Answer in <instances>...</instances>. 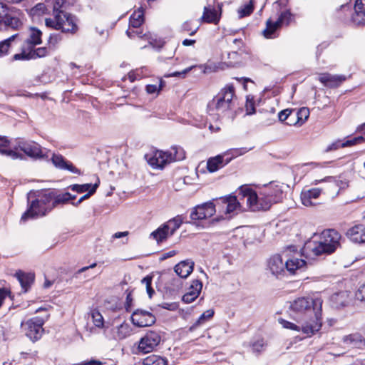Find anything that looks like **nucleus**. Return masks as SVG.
Returning <instances> with one entry per match:
<instances>
[{
    "label": "nucleus",
    "instance_id": "obj_50",
    "mask_svg": "<svg viewBox=\"0 0 365 365\" xmlns=\"http://www.w3.org/2000/svg\"><path fill=\"white\" fill-rule=\"evenodd\" d=\"M254 9V6L252 0L249 4H245L243 7L239 9L238 14L240 18H243L250 15Z\"/></svg>",
    "mask_w": 365,
    "mask_h": 365
},
{
    "label": "nucleus",
    "instance_id": "obj_49",
    "mask_svg": "<svg viewBox=\"0 0 365 365\" xmlns=\"http://www.w3.org/2000/svg\"><path fill=\"white\" fill-rule=\"evenodd\" d=\"M71 200V194L69 192H66L61 195H58L57 196H55L53 195V200L51 202L52 205H53V207H56L58 204H63L66 203Z\"/></svg>",
    "mask_w": 365,
    "mask_h": 365
},
{
    "label": "nucleus",
    "instance_id": "obj_20",
    "mask_svg": "<svg viewBox=\"0 0 365 365\" xmlns=\"http://www.w3.org/2000/svg\"><path fill=\"white\" fill-rule=\"evenodd\" d=\"M149 165L153 168H163L164 166L171 163V156L168 152L157 150L154 152L150 157L145 156Z\"/></svg>",
    "mask_w": 365,
    "mask_h": 365
},
{
    "label": "nucleus",
    "instance_id": "obj_38",
    "mask_svg": "<svg viewBox=\"0 0 365 365\" xmlns=\"http://www.w3.org/2000/svg\"><path fill=\"white\" fill-rule=\"evenodd\" d=\"M41 31L36 28H31L30 29L29 37L26 39V41L29 46H36L41 43Z\"/></svg>",
    "mask_w": 365,
    "mask_h": 365
},
{
    "label": "nucleus",
    "instance_id": "obj_6",
    "mask_svg": "<svg viewBox=\"0 0 365 365\" xmlns=\"http://www.w3.org/2000/svg\"><path fill=\"white\" fill-rule=\"evenodd\" d=\"M341 235L335 230H324L319 237V242L312 248L315 255L331 254L341 246Z\"/></svg>",
    "mask_w": 365,
    "mask_h": 365
},
{
    "label": "nucleus",
    "instance_id": "obj_10",
    "mask_svg": "<svg viewBox=\"0 0 365 365\" xmlns=\"http://www.w3.org/2000/svg\"><path fill=\"white\" fill-rule=\"evenodd\" d=\"M44 319L38 317L31 318L26 322H22L21 326L26 335L32 341L39 339L43 332Z\"/></svg>",
    "mask_w": 365,
    "mask_h": 365
},
{
    "label": "nucleus",
    "instance_id": "obj_43",
    "mask_svg": "<svg viewBox=\"0 0 365 365\" xmlns=\"http://www.w3.org/2000/svg\"><path fill=\"white\" fill-rule=\"evenodd\" d=\"M171 156V162L180 161L185 158L184 150L180 147H173L171 150L168 152Z\"/></svg>",
    "mask_w": 365,
    "mask_h": 365
},
{
    "label": "nucleus",
    "instance_id": "obj_36",
    "mask_svg": "<svg viewBox=\"0 0 365 365\" xmlns=\"http://www.w3.org/2000/svg\"><path fill=\"white\" fill-rule=\"evenodd\" d=\"M215 311L212 309H210L204 312L200 317L189 327V331L192 332L197 328L202 326L207 322L210 321L214 316Z\"/></svg>",
    "mask_w": 365,
    "mask_h": 365
},
{
    "label": "nucleus",
    "instance_id": "obj_42",
    "mask_svg": "<svg viewBox=\"0 0 365 365\" xmlns=\"http://www.w3.org/2000/svg\"><path fill=\"white\" fill-rule=\"evenodd\" d=\"M126 34H127L128 36L130 38H132L135 35H137L139 38H144L148 40V43L151 46H153L154 44L158 43L156 36L150 32L145 34L143 35V36H139L138 33H137L134 31H130L129 29L126 31Z\"/></svg>",
    "mask_w": 365,
    "mask_h": 365
},
{
    "label": "nucleus",
    "instance_id": "obj_53",
    "mask_svg": "<svg viewBox=\"0 0 365 365\" xmlns=\"http://www.w3.org/2000/svg\"><path fill=\"white\" fill-rule=\"evenodd\" d=\"M98 187V182H96V183L93 184V185L92 186V187L91 188L89 192H88V193H86V195L82 196L76 202H73L72 204L74 206H78L83 200H85L86 199H88L92 195H93L96 192V190Z\"/></svg>",
    "mask_w": 365,
    "mask_h": 365
},
{
    "label": "nucleus",
    "instance_id": "obj_8",
    "mask_svg": "<svg viewBox=\"0 0 365 365\" xmlns=\"http://www.w3.org/2000/svg\"><path fill=\"white\" fill-rule=\"evenodd\" d=\"M248 150L246 148H233L222 155L210 158L207 162V168L210 173L216 172L228 164L232 158L244 155Z\"/></svg>",
    "mask_w": 365,
    "mask_h": 365
},
{
    "label": "nucleus",
    "instance_id": "obj_48",
    "mask_svg": "<svg viewBox=\"0 0 365 365\" xmlns=\"http://www.w3.org/2000/svg\"><path fill=\"white\" fill-rule=\"evenodd\" d=\"M46 6L43 3H38L29 11V14L32 17L40 16L45 14Z\"/></svg>",
    "mask_w": 365,
    "mask_h": 365
},
{
    "label": "nucleus",
    "instance_id": "obj_39",
    "mask_svg": "<svg viewBox=\"0 0 365 365\" xmlns=\"http://www.w3.org/2000/svg\"><path fill=\"white\" fill-rule=\"evenodd\" d=\"M144 21V14L143 9L135 11L130 17V26L134 29L139 28Z\"/></svg>",
    "mask_w": 365,
    "mask_h": 365
},
{
    "label": "nucleus",
    "instance_id": "obj_40",
    "mask_svg": "<svg viewBox=\"0 0 365 365\" xmlns=\"http://www.w3.org/2000/svg\"><path fill=\"white\" fill-rule=\"evenodd\" d=\"M143 365H168V361L165 359L158 356L150 355L143 359Z\"/></svg>",
    "mask_w": 365,
    "mask_h": 365
},
{
    "label": "nucleus",
    "instance_id": "obj_19",
    "mask_svg": "<svg viewBox=\"0 0 365 365\" xmlns=\"http://www.w3.org/2000/svg\"><path fill=\"white\" fill-rule=\"evenodd\" d=\"M46 47H24L21 53H16L14 56V60H30L36 59L46 56Z\"/></svg>",
    "mask_w": 365,
    "mask_h": 365
},
{
    "label": "nucleus",
    "instance_id": "obj_21",
    "mask_svg": "<svg viewBox=\"0 0 365 365\" xmlns=\"http://www.w3.org/2000/svg\"><path fill=\"white\" fill-rule=\"evenodd\" d=\"M13 144L6 137L0 135V153L13 160L24 159L22 153L14 150Z\"/></svg>",
    "mask_w": 365,
    "mask_h": 365
},
{
    "label": "nucleus",
    "instance_id": "obj_28",
    "mask_svg": "<svg viewBox=\"0 0 365 365\" xmlns=\"http://www.w3.org/2000/svg\"><path fill=\"white\" fill-rule=\"evenodd\" d=\"M51 160L54 166L58 169L68 170L73 173L80 174V170L72 163L66 161L61 155L53 154Z\"/></svg>",
    "mask_w": 365,
    "mask_h": 365
},
{
    "label": "nucleus",
    "instance_id": "obj_37",
    "mask_svg": "<svg viewBox=\"0 0 365 365\" xmlns=\"http://www.w3.org/2000/svg\"><path fill=\"white\" fill-rule=\"evenodd\" d=\"M170 235L168 230V225H165V223L150 234V237L156 240L158 243L163 242Z\"/></svg>",
    "mask_w": 365,
    "mask_h": 365
},
{
    "label": "nucleus",
    "instance_id": "obj_57",
    "mask_svg": "<svg viewBox=\"0 0 365 365\" xmlns=\"http://www.w3.org/2000/svg\"><path fill=\"white\" fill-rule=\"evenodd\" d=\"M126 292H127V295H126V299H125V309L127 312H130L131 308L133 307V298L132 297L131 292L126 291Z\"/></svg>",
    "mask_w": 365,
    "mask_h": 365
},
{
    "label": "nucleus",
    "instance_id": "obj_13",
    "mask_svg": "<svg viewBox=\"0 0 365 365\" xmlns=\"http://www.w3.org/2000/svg\"><path fill=\"white\" fill-rule=\"evenodd\" d=\"M217 206L220 212L225 213L227 218L235 215L238 211L241 210V205L236 196L229 195L222 197L217 202Z\"/></svg>",
    "mask_w": 365,
    "mask_h": 365
},
{
    "label": "nucleus",
    "instance_id": "obj_3",
    "mask_svg": "<svg viewBox=\"0 0 365 365\" xmlns=\"http://www.w3.org/2000/svg\"><path fill=\"white\" fill-rule=\"evenodd\" d=\"M236 101L234 86L227 85L208 103L207 113L212 115H226L235 108Z\"/></svg>",
    "mask_w": 365,
    "mask_h": 365
},
{
    "label": "nucleus",
    "instance_id": "obj_41",
    "mask_svg": "<svg viewBox=\"0 0 365 365\" xmlns=\"http://www.w3.org/2000/svg\"><path fill=\"white\" fill-rule=\"evenodd\" d=\"M130 329L128 324H122L120 326L117 327L115 335L117 339H124L128 336H130Z\"/></svg>",
    "mask_w": 365,
    "mask_h": 365
},
{
    "label": "nucleus",
    "instance_id": "obj_61",
    "mask_svg": "<svg viewBox=\"0 0 365 365\" xmlns=\"http://www.w3.org/2000/svg\"><path fill=\"white\" fill-rule=\"evenodd\" d=\"M19 37L18 34H15L10 37L5 38L0 41V46H10L11 43L16 38Z\"/></svg>",
    "mask_w": 365,
    "mask_h": 365
},
{
    "label": "nucleus",
    "instance_id": "obj_5",
    "mask_svg": "<svg viewBox=\"0 0 365 365\" xmlns=\"http://www.w3.org/2000/svg\"><path fill=\"white\" fill-rule=\"evenodd\" d=\"M239 194L246 200L247 206L252 212L266 211L272 206L262 187L257 192L247 185H242L239 188Z\"/></svg>",
    "mask_w": 365,
    "mask_h": 365
},
{
    "label": "nucleus",
    "instance_id": "obj_45",
    "mask_svg": "<svg viewBox=\"0 0 365 365\" xmlns=\"http://www.w3.org/2000/svg\"><path fill=\"white\" fill-rule=\"evenodd\" d=\"M91 316L94 325L98 328H103L104 319L101 314L97 309H93L91 312Z\"/></svg>",
    "mask_w": 365,
    "mask_h": 365
},
{
    "label": "nucleus",
    "instance_id": "obj_47",
    "mask_svg": "<svg viewBox=\"0 0 365 365\" xmlns=\"http://www.w3.org/2000/svg\"><path fill=\"white\" fill-rule=\"evenodd\" d=\"M182 223V221L179 217H174L173 219L169 220L168 222L165 223V225H168L170 235H173L175 232L180 228Z\"/></svg>",
    "mask_w": 365,
    "mask_h": 365
},
{
    "label": "nucleus",
    "instance_id": "obj_7",
    "mask_svg": "<svg viewBox=\"0 0 365 365\" xmlns=\"http://www.w3.org/2000/svg\"><path fill=\"white\" fill-rule=\"evenodd\" d=\"M278 321L283 328L302 332L304 337H311L320 330L317 320L304 321V319L299 318L297 320V324L284 319H279Z\"/></svg>",
    "mask_w": 365,
    "mask_h": 365
},
{
    "label": "nucleus",
    "instance_id": "obj_15",
    "mask_svg": "<svg viewBox=\"0 0 365 365\" xmlns=\"http://www.w3.org/2000/svg\"><path fill=\"white\" fill-rule=\"evenodd\" d=\"M21 17L22 14L19 12L5 14L0 19V31L19 29L23 25Z\"/></svg>",
    "mask_w": 365,
    "mask_h": 365
},
{
    "label": "nucleus",
    "instance_id": "obj_17",
    "mask_svg": "<svg viewBox=\"0 0 365 365\" xmlns=\"http://www.w3.org/2000/svg\"><path fill=\"white\" fill-rule=\"evenodd\" d=\"M291 14L289 11H286L282 12L277 20L273 22L271 19H268L266 23V28L262 31L263 35L267 38H274L275 31L280 26V25L284 21L287 22L289 21Z\"/></svg>",
    "mask_w": 365,
    "mask_h": 365
},
{
    "label": "nucleus",
    "instance_id": "obj_31",
    "mask_svg": "<svg viewBox=\"0 0 365 365\" xmlns=\"http://www.w3.org/2000/svg\"><path fill=\"white\" fill-rule=\"evenodd\" d=\"M220 19V15L217 10L210 6H205L200 21L202 23L217 24Z\"/></svg>",
    "mask_w": 365,
    "mask_h": 365
},
{
    "label": "nucleus",
    "instance_id": "obj_18",
    "mask_svg": "<svg viewBox=\"0 0 365 365\" xmlns=\"http://www.w3.org/2000/svg\"><path fill=\"white\" fill-rule=\"evenodd\" d=\"M248 53L242 48H238L237 51H227L222 54L221 60L229 66H235L246 59Z\"/></svg>",
    "mask_w": 365,
    "mask_h": 365
},
{
    "label": "nucleus",
    "instance_id": "obj_9",
    "mask_svg": "<svg viewBox=\"0 0 365 365\" xmlns=\"http://www.w3.org/2000/svg\"><path fill=\"white\" fill-rule=\"evenodd\" d=\"M13 148L14 150H21L31 158H44L41 147L34 141H26L21 138H16L14 141Z\"/></svg>",
    "mask_w": 365,
    "mask_h": 365
},
{
    "label": "nucleus",
    "instance_id": "obj_14",
    "mask_svg": "<svg viewBox=\"0 0 365 365\" xmlns=\"http://www.w3.org/2000/svg\"><path fill=\"white\" fill-rule=\"evenodd\" d=\"M132 323L138 327H150L155 324V315L147 310L138 309L131 315Z\"/></svg>",
    "mask_w": 365,
    "mask_h": 365
},
{
    "label": "nucleus",
    "instance_id": "obj_56",
    "mask_svg": "<svg viewBox=\"0 0 365 365\" xmlns=\"http://www.w3.org/2000/svg\"><path fill=\"white\" fill-rule=\"evenodd\" d=\"M357 300L365 302V283L362 284L355 294Z\"/></svg>",
    "mask_w": 365,
    "mask_h": 365
},
{
    "label": "nucleus",
    "instance_id": "obj_29",
    "mask_svg": "<svg viewBox=\"0 0 365 365\" xmlns=\"http://www.w3.org/2000/svg\"><path fill=\"white\" fill-rule=\"evenodd\" d=\"M346 235L353 242L365 243V227L364 225H356L350 228Z\"/></svg>",
    "mask_w": 365,
    "mask_h": 365
},
{
    "label": "nucleus",
    "instance_id": "obj_2",
    "mask_svg": "<svg viewBox=\"0 0 365 365\" xmlns=\"http://www.w3.org/2000/svg\"><path fill=\"white\" fill-rule=\"evenodd\" d=\"M65 0H56L53 7V18H46L45 24L47 27L63 32L75 33L78 30L76 18L75 16L63 10Z\"/></svg>",
    "mask_w": 365,
    "mask_h": 365
},
{
    "label": "nucleus",
    "instance_id": "obj_58",
    "mask_svg": "<svg viewBox=\"0 0 365 365\" xmlns=\"http://www.w3.org/2000/svg\"><path fill=\"white\" fill-rule=\"evenodd\" d=\"M191 23L190 21H186L182 25V29L183 31L190 32V35L195 34L198 29V26H195L194 27L191 26Z\"/></svg>",
    "mask_w": 365,
    "mask_h": 365
},
{
    "label": "nucleus",
    "instance_id": "obj_60",
    "mask_svg": "<svg viewBox=\"0 0 365 365\" xmlns=\"http://www.w3.org/2000/svg\"><path fill=\"white\" fill-rule=\"evenodd\" d=\"M264 344L263 340L257 341L252 344V350L255 352H261L264 348Z\"/></svg>",
    "mask_w": 365,
    "mask_h": 365
},
{
    "label": "nucleus",
    "instance_id": "obj_54",
    "mask_svg": "<svg viewBox=\"0 0 365 365\" xmlns=\"http://www.w3.org/2000/svg\"><path fill=\"white\" fill-rule=\"evenodd\" d=\"M246 114L252 115L255 113V103L253 97L248 96L247 97V101L245 105Z\"/></svg>",
    "mask_w": 365,
    "mask_h": 365
},
{
    "label": "nucleus",
    "instance_id": "obj_51",
    "mask_svg": "<svg viewBox=\"0 0 365 365\" xmlns=\"http://www.w3.org/2000/svg\"><path fill=\"white\" fill-rule=\"evenodd\" d=\"M164 86V82L160 80L158 84H150L146 86V91L149 94H158Z\"/></svg>",
    "mask_w": 365,
    "mask_h": 365
},
{
    "label": "nucleus",
    "instance_id": "obj_27",
    "mask_svg": "<svg viewBox=\"0 0 365 365\" xmlns=\"http://www.w3.org/2000/svg\"><path fill=\"white\" fill-rule=\"evenodd\" d=\"M322 190L319 188H312L307 190H303L301 193V200L302 204L306 207L315 205L317 203L314 202L321 195Z\"/></svg>",
    "mask_w": 365,
    "mask_h": 365
},
{
    "label": "nucleus",
    "instance_id": "obj_34",
    "mask_svg": "<svg viewBox=\"0 0 365 365\" xmlns=\"http://www.w3.org/2000/svg\"><path fill=\"white\" fill-rule=\"evenodd\" d=\"M15 276L24 292L29 289L34 280V274L31 273H24L21 271H19L15 274Z\"/></svg>",
    "mask_w": 365,
    "mask_h": 365
},
{
    "label": "nucleus",
    "instance_id": "obj_12",
    "mask_svg": "<svg viewBox=\"0 0 365 365\" xmlns=\"http://www.w3.org/2000/svg\"><path fill=\"white\" fill-rule=\"evenodd\" d=\"M262 188L272 205L274 203H279L282 201L285 195L284 193L289 187L284 183L272 182L265 185Z\"/></svg>",
    "mask_w": 365,
    "mask_h": 365
},
{
    "label": "nucleus",
    "instance_id": "obj_26",
    "mask_svg": "<svg viewBox=\"0 0 365 365\" xmlns=\"http://www.w3.org/2000/svg\"><path fill=\"white\" fill-rule=\"evenodd\" d=\"M364 140V138L363 136L355 137L349 140H336V141L329 145L326 148L325 151L331 152L341 148L351 147L354 145L361 143Z\"/></svg>",
    "mask_w": 365,
    "mask_h": 365
},
{
    "label": "nucleus",
    "instance_id": "obj_44",
    "mask_svg": "<svg viewBox=\"0 0 365 365\" xmlns=\"http://www.w3.org/2000/svg\"><path fill=\"white\" fill-rule=\"evenodd\" d=\"M158 51L160 53L159 58L161 60H166L172 58L175 53V49L173 47H156Z\"/></svg>",
    "mask_w": 365,
    "mask_h": 365
},
{
    "label": "nucleus",
    "instance_id": "obj_52",
    "mask_svg": "<svg viewBox=\"0 0 365 365\" xmlns=\"http://www.w3.org/2000/svg\"><path fill=\"white\" fill-rule=\"evenodd\" d=\"M93 185L91 183H86L83 185L74 184L70 186V188L75 192L82 193L85 192H89Z\"/></svg>",
    "mask_w": 365,
    "mask_h": 365
},
{
    "label": "nucleus",
    "instance_id": "obj_59",
    "mask_svg": "<svg viewBox=\"0 0 365 365\" xmlns=\"http://www.w3.org/2000/svg\"><path fill=\"white\" fill-rule=\"evenodd\" d=\"M291 109H285L280 111L278 114L279 120L282 122H285L288 120L289 112Z\"/></svg>",
    "mask_w": 365,
    "mask_h": 365
},
{
    "label": "nucleus",
    "instance_id": "obj_63",
    "mask_svg": "<svg viewBox=\"0 0 365 365\" xmlns=\"http://www.w3.org/2000/svg\"><path fill=\"white\" fill-rule=\"evenodd\" d=\"M129 235V232L124 231V232H118L113 235L112 237L113 239H118L121 237H126Z\"/></svg>",
    "mask_w": 365,
    "mask_h": 365
},
{
    "label": "nucleus",
    "instance_id": "obj_22",
    "mask_svg": "<svg viewBox=\"0 0 365 365\" xmlns=\"http://www.w3.org/2000/svg\"><path fill=\"white\" fill-rule=\"evenodd\" d=\"M202 288V283L198 279L192 281V283L187 291L182 296V300L185 304H190L194 302L200 295Z\"/></svg>",
    "mask_w": 365,
    "mask_h": 365
},
{
    "label": "nucleus",
    "instance_id": "obj_30",
    "mask_svg": "<svg viewBox=\"0 0 365 365\" xmlns=\"http://www.w3.org/2000/svg\"><path fill=\"white\" fill-rule=\"evenodd\" d=\"M194 262L191 259L181 261L175 266V273L181 278H187L193 271Z\"/></svg>",
    "mask_w": 365,
    "mask_h": 365
},
{
    "label": "nucleus",
    "instance_id": "obj_35",
    "mask_svg": "<svg viewBox=\"0 0 365 365\" xmlns=\"http://www.w3.org/2000/svg\"><path fill=\"white\" fill-rule=\"evenodd\" d=\"M305 265L306 262L304 259L292 257L286 260L285 270L290 274H294L297 270L303 268Z\"/></svg>",
    "mask_w": 365,
    "mask_h": 365
},
{
    "label": "nucleus",
    "instance_id": "obj_62",
    "mask_svg": "<svg viewBox=\"0 0 365 365\" xmlns=\"http://www.w3.org/2000/svg\"><path fill=\"white\" fill-rule=\"evenodd\" d=\"M194 66H190L184 70H182L181 72H174L169 75V76H179V77H184L189 71H190Z\"/></svg>",
    "mask_w": 365,
    "mask_h": 365
},
{
    "label": "nucleus",
    "instance_id": "obj_1",
    "mask_svg": "<svg viewBox=\"0 0 365 365\" xmlns=\"http://www.w3.org/2000/svg\"><path fill=\"white\" fill-rule=\"evenodd\" d=\"M322 306V300L319 298L300 297L290 303L289 309L304 321L317 320L321 329Z\"/></svg>",
    "mask_w": 365,
    "mask_h": 365
},
{
    "label": "nucleus",
    "instance_id": "obj_23",
    "mask_svg": "<svg viewBox=\"0 0 365 365\" xmlns=\"http://www.w3.org/2000/svg\"><path fill=\"white\" fill-rule=\"evenodd\" d=\"M346 79L344 75H333L329 73H321L319 81L325 86L336 88L339 86Z\"/></svg>",
    "mask_w": 365,
    "mask_h": 365
},
{
    "label": "nucleus",
    "instance_id": "obj_64",
    "mask_svg": "<svg viewBox=\"0 0 365 365\" xmlns=\"http://www.w3.org/2000/svg\"><path fill=\"white\" fill-rule=\"evenodd\" d=\"M152 279L153 277L151 276H146L141 280V282L142 284H145L146 287H148L151 285Z\"/></svg>",
    "mask_w": 365,
    "mask_h": 365
},
{
    "label": "nucleus",
    "instance_id": "obj_55",
    "mask_svg": "<svg viewBox=\"0 0 365 365\" xmlns=\"http://www.w3.org/2000/svg\"><path fill=\"white\" fill-rule=\"evenodd\" d=\"M286 124L289 125H299L298 119H297L296 109H291L288 120L286 121Z\"/></svg>",
    "mask_w": 365,
    "mask_h": 365
},
{
    "label": "nucleus",
    "instance_id": "obj_33",
    "mask_svg": "<svg viewBox=\"0 0 365 365\" xmlns=\"http://www.w3.org/2000/svg\"><path fill=\"white\" fill-rule=\"evenodd\" d=\"M350 294L347 291H341L331 296V301L336 308L346 307L350 302Z\"/></svg>",
    "mask_w": 365,
    "mask_h": 365
},
{
    "label": "nucleus",
    "instance_id": "obj_46",
    "mask_svg": "<svg viewBox=\"0 0 365 365\" xmlns=\"http://www.w3.org/2000/svg\"><path fill=\"white\" fill-rule=\"evenodd\" d=\"M297 119L299 121V125H302L309 118V110L303 107L298 110H296Z\"/></svg>",
    "mask_w": 365,
    "mask_h": 365
},
{
    "label": "nucleus",
    "instance_id": "obj_32",
    "mask_svg": "<svg viewBox=\"0 0 365 365\" xmlns=\"http://www.w3.org/2000/svg\"><path fill=\"white\" fill-rule=\"evenodd\" d=\"M342 341L351 347L360 348L365 345V338L358 332L344 336Z\"/></svg>",
    "mask_w": 365,
    "mask_h": 365
},
{
    "label": "nucleus",
    "instance_id": "obj_24",
    "mask_svg": "<svg viewBox=\"0 0 365 365\" xmlns=\"http://www.w3.org/2000/svg\"><path fill=\"white\" fill-rule=\"evenodd\" d=\"M267 269L275 276H279L285 272V262L281 255H275L272 256L267 262Z\"/></svg>",
    "mask_w": 365,
    "mask_h": 365
},
{
    "label": "nucleus",
    "instance_id": "obj_25",
    "mask_svg": "<svg viewBox=\"0 0 365 365\" xmlns=\"http://www.w3.org/2000/svg\"><path fill=\"white\" fill-rule=\"evenodd\" d=\"M351 21L355 25H365V0L356 1L354 12L351 15Z\"/></svg>",
    "mask_w": 365,
    "mask_h": 365
},
{
    "label": "nucleus",
    "instance_id": "obj_16",
    "mask_svg": "<svg viewBox=\"0 0 365 365\" xmlns=\"http://www.w3.org/2000/svg\"><path fill=\"white\" fill-rule=\"evenodd\" d=\"M216 212L215 205L212 202H207L197 205L190 213L192 220H202L212 217Z\"/></svg>",
    "mask_w": 365,
    "mask_h": 365
},
{
    "label": "nucleus",
    "instance_id": "obj_4",
    "mask_svg": "<svg viewBox=\"0 0 365 365\" xmlns=\"http://www.w3.org/2000/svg\"><path fill=\"white\" fill-rule=\"evenodd\" d=\"M53 200L52 191L47 190L38 194L37 198L31 202L27 210L22 215L21 221L26 222L29 219L46 215L53 208L51 203Z\"/></svg>",
    "mask_w": 365,
    "mask_h": 365
},
{
    "label": "nucleus",
    "instance_id": "obj_11",
    "mask_svg": "<svg viewBox=\"0 0 365 365\" xmlns=\"http://www.w3.org/2000/svg\"><path fill=\"white\" fill-rule=\"evenodd\" d=\"M160 341L161 336L159 332L148 331L139 341L138 349L143 354L152 352L160 344Z\"/></svg>",
    "mask_w": 365,
    "mask_h": 365
}]
</instances>
